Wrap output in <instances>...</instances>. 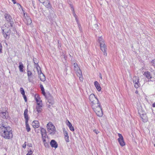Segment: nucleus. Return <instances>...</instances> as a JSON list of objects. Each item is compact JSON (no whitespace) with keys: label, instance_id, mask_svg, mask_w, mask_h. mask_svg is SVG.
Wrapping results in <instances>:
<instances>
[{"label":"nucleus","instance_id":"nucleus-40","mask_svg":"<svg viewBox=\"0 0 155 155\" xmlns=\"http://www.w3.org/2000/svg\"><path fill=\"white\" fill-rule=\"evenodd\" d=\"M2 44L0 43V54L2 52Z\"/></svg>","mask_w":155,"mask_h":155},{"label":"nucleus","instance_id":"nucleus-23","mask_svg":"<svg viewBox=\"0 0 155 155\" xmlns=\"http://www.w3.org/2000/svg\"><path fill=\"white\" fill-rule=\"evenodd\" d=\"M8 113L6 112H2L0 113V116L3 118H6L8 117Z\"/></svg>","mask_w":155,"mask_h":155},{"label":"nucleus","instance_id":"nucleus-19","mask_svg":"<svg viewBox=\"0 0 155 155\" xmlns=\"http://www.w3.org/2000/svg\"><path fill=\"white\" fill-rule=\"evenodd\" d=\"M74 68L75 71H76V74L78 73V71L79 70H81L79 68L78 65L77 63H74Z\"/></svg>","mask_w":155,"mask_h":155},{"label":"nucleus","instance_id":"nucleus-44","mask_svg":"<svg viewBox=\"0 0 155 155\" xmlns=\"http://www.w3.org/2000/svg\"><path fill=\"white\" fill-rule=\"evenodd\" d=\"M26 142H25V143L23 145L22 147L24 148H25L26 147Z\"/></svg>","mask_w":155,"mask_h":155},{"label":"nucleus","instance_id":"nucleus-37","mask_svg":"<svg viewBox=\"0 0 155 155\" xmlns=\"http://www.w3.org/2000/svg\"><path fill=\"white\" fill-rule=\"evenodd\" d=\"M33 61L35 64H37L38 63V61L37 59L36 58H33Z\"/></svg>","mask_w":155,"mask_h":155},{"label":"nucleus","instance_id":"nucleus-17","mask_svg":"<svg viewBox=\"0 0 155 155\" xmlns=\"http://www.w3.org/2000/svg\"><path fill=\"white\" fill-rule=\"evenodd\" d=\"M24 21L27 25H30L32 22L31 19L29 17L25 18Z\"/></svg>","mask_w":155,"mask_h":155},{"label":"nucleus","instance_id":"nucleus-20","mask_svg":"<svg viewBox=\"0 0 155 155\" xmlns=\"http://www.w3.org/2000/svg\"><path fill=\"white\" fill-rule=\"evenodd\" d=\"M77 75L79 78V79L81 81H82L83 78L82 72L81 70H79L78 73L77 74Z\"/></svg>","mask_w":155,"mask_h":155},{"label":"nucleus","instance_id":"nucleus-42","mask_svg":"<svg viewBox=\"0 0 155 155\" xmlns=\"http://www.w3.org/2000/svg\"><path fill=\"white\" fill-rule=\"evenodd\" d=\"M25 101L26 102L27 101V99L26 96L25 95V94L24 95H23Z\"/></svg>","mask_w":155,"mask_h":155},{"label":"nucleus","instance_id":"nucleus-41","mask_svg":"<svg viewBox=\"0 0 155 155\" xmlns=\"http://www.w3.org/2000/svg\"><path fill=\"white\" fill-rule=\"evenodd\" d=\"M64 136H68V133L66 131H64Z\"/></svg>","mask_w":155,"mask_h":155},{"label":"nucleus","instance_id":"nucleus-7","mask_svg":"<svg viewBox=\"0 0 155 155\" xmlns=\"http://www.w3.org/2000/svg\"><path fill=\"white\" fill-rule=\"evenodd\" d=\"M5 18L7 21L9 22L10 24V26L11 27H13L14 22L13 21V19L11 17V16L9 14H6L5 15Z\"/></svg>","mask_w":155,"mask_h":155},{"label":"nucleus","instance_id":"nucleus-12","mask_svg":"<svg viewBox=\"0 0 155 155\" xmlns=\"http://www.w3.org/2000/svg\"><path fill=\"white\" fill-rule=\"evenodd\" d=\"M50 144L52 147L54 148L55 149L58 147V144L57 142L54 140H52L50 142Z\"/></svg>","mask_w":155,"mask_h":155},{"label":"nucleus","instance_id":"nucleus-50","mask_svg":"<svg viewBox=\"0 0 155 155\" xmlns=\"http://www.w3.org/2000/svg\"><path fill=\"white\" fill-rule=\"evenodd\" d=\"M18 5H20L21 6V5H20V4H19L18 3Z\"/></svg>","mask_w":155,"mask_h":155},{"label":"nucleus","instance_id":"nucleus-43","mask_svg":"<svg viewBox=\"0 0 155 155\" xmlns=\"http://www.w3.org/2000/svg\"><path fill=\"white\" fill-rule=\"evenodd\" d=\"M94 132L96 133V134H97L99 132L98 130H97L95 129L94 130Z\"/></svg>","mask_w":155,"mask_h":155},{"label":"nucleus","instance_id":"nucleus-18","mask_svg":"<svg viewBox=\"0 0 155 155\" xmlns=\"http://www.w3.org/2000/svg\"><path fill=\"white\" fill-rule=\"evenodd\" d=\"M94 85L96 87L97 90L99 91L101 90V87L97 81H95L94 82Z\"/></svg>","mask_w":155,"mask_h":155},{"label":"nucleus","instance_id":"nucleus-16","mask_svg":"<svg viewBox=\"0 0 155 155\" xmlns=\"http://www.w3.org/2000/svg\"><path fill=\"white\" fill-rule=\"evenodd\" d=\"M144 75L148 79H150L152 78V76L150 73L149 71H147L144 72Z\"/></svg>","mask_w":155,"mask_h":155},{"label":"nucleus","instance_id":"nucleus-51","mask_svg":"<svg viewBox=\"0 0 155 155\" xmlns=\"http://www.w3.org/2000/svg\"><path fill=\"white\" fill-rule=\"evenodd\" d=\"M150 81H151V80H150ZM149 81V80H148V82H149V81Z\"/></svg>","mask_w":155,"mask_h":155},{"label":"nucleus","instance_id":"nucleus-52","mask_svg":"<svg viewBox=\"0 0 155 155\" xmlns=\"http://www.w3.org/2000/svg\"><path fill=\"white\" fill-rule=\"evenodd\" d=\"M154 147H155V144H154Z\"/></svg>","mask_w":155,"mask_h":155},{"label":"nucleus","instance_id":"nucleus-8","mask_svg":"<svg viewBox=\"0 0 155 155\" xmlns=\"http://www.w3.org/2000/svg\"><path fill=\"white\" fill-rule=\"evenodd\" d=\"M139 78L138 77L135 76L133 78L134 87L136 88H138L140 85L139 82Z\"/></svg>","mask_w":155,"mask_h":155},{"label":"nucleus","instance_id":"nucleus-28","mask_svg":"<svg viewBox=\"0 0 155 155\" xmlns=\"http://www.w3.org/2000/svg\"><path fill=\"white\" fill-rule=\"evenodd\" d=\"M39 77L40 78V80L42 81H44L45 80V77L43 74L39 76Z\"/></svg>","mask_w":155,"mask_h":155},{"label":"nucleus","instance_id":"nucleus-27","mask_svg":"<svg viewBox=\"0 0 155 155\" xmlns=\"http://www.w3.org/2000/svg\"><path fill=\"white\" fill-rule=\"evenodd\" d=\"M25 122L27 131L28 132H29L30 131L31 129L28 123V121H25Z\"/></svg>","mask_w":155,"mask_h":155},{"label":"nucleus","instance_id":"nucleus-34","mask_svg":"<svg viewBox=\"0 0 155 155\" xmlns=\"http://www.w3.org/2000/svg\"><path fill=\"white\" fill-rule=\"evenodd\" d=\"M64 138L66 141L67 142H68L69 141V136H64Z\"/></svg>","mask_w":155,"mask_h":155},{"label":"nucleus","instance_id":"nucleus-21","mask_svg":"<svg viewBox=\"0 0 155 155\" xmlns=\"http://www.w3.org/2000/svg\"><path fill=\"white\" fill-rule=\"evenodd\" d=\"M28 110L27 109H25L24 112V117L25 119V121L28 120Z\"/></svg>","mask_w":155,"mask_h":155},{"label":"nucleus","instance_id":"nucleus-10","mask_svg":"<svg viewBox=\"0 0 155 155\" xmlns=\"http://www.w3.org/2000/svg\"><path fill=\"white\" fill-rule=\"evenodd\" d=\"M40 3H42L44 5L48 8H50L52 9V7L50 4L49 0H39Z\"/></svg>","mask_w":155,"mask_h":155},{"label":"nucleus","instance_id":"nucleus-46","mask_svg":"<svg viewBox=\"0 0 155 155\" xmlns=\"http://www.w3.org/2000/svg\"><path fill=\"white\" fill-rule=\"evenodd\" d=\"M12 1L13 2L14 4H15L16 3V2L15 0H12Z\"/></svg>","mask_w":155,"mask_h":155},{"label":"nucleus","instance_id":"nucleus-5","mask_svg":"<svg viewBox=\"0 0 155 155\" xmlns=\"http://www.w3.org/2000/svg\"><path fill=\"white\" fill-rule=\"evenodd\" d=\"M99 40L100 43L101 50L104 53V55H107V53H106V45L105 44V43L104 42L103 40H102L101 38H100L99 39Z\"/></svg>","mask_w":155,"mask_h":155},{"label":"nucleus","instance_id":"nucleus-29","mask_svg":"<svg viewBox=\"0 0 155 155\" xmlns=\"http://www.w3.org/2000/svg\"><path fill=\"white\" fill-rule=\"evenodd\" d=\"M40 88L41 89V90L42 91V94H43L45 96V91L44 89L43 86L42 84H41L40 85Z\"/></svg>","mask_w":155,"mask_h":155},{"label":"nucleus","instance_id":"nucleus-48","mask_svg":"<svg viewBox=\"0 0 155 155\" xmlns=\"http://www.w3.org/2000/svg\"><path fill=\"white\" fill-rule=\"evenodd\" d=\"M100 78H101V79H102V77L101 75V74H100Z\"/></svg>","mask_w":155,"mask_h":155},{"label":"nucleus","instance_id":"nucleus-35","mask_svg":"<svg viewBox=\"0 0 155 155\" xmlns=\"http://www.w3.org/2000/svg\"><path fill=\"white\" fill-rule=\"evenodd\" d=\"M93 28L95 30L96 29H98V25L97 24H95L94 25L93 27Z\"/></svg>","mask_w":155,"mask_h":155},{"label":"nucleus","instance_id":"nucleus-25","mask_svg":"<svg viewBox=\"0 0 155 155\" xmlns=\"http://www.w3.org/2000/svg\"><path fill=\"white\" fill-rule=\"evenodd\" d=\"M19 68L20 71L21 72H23V68L24 66L22 63L21 62H20L19 63Z\"/></svg>","mask_w":155,"mask_h":155},{"label":"nucleus","instance_id":"nucleus-11","mask_svg":"<svg viewBox=\"0 0 155 155\" xmlns=\"http://www.w3.org/2000/svg\"><path fill=\"white\" fill-rule=\"evenodd\" d=\"M41 133L42 138H46L47 137V134L46 130L45 129L43 128H41ZM47 137H48L47 136Z\"/></svg>","mask_w":155,"mask_h":155},{"label":"nucleus","instance_id":"nucleus-6","mask_svg":"<svg viewBox=\"0 0 155 155\" xmlns=\"http://www.w3.org/2000/svg\"><path fill=\"white\" fill-rule=\"evenodd\" d=\"M2 30V32L4 37L6 39H8L11 33L10 28L8 29H5Z\"/></svg>","mask_w":155,"mask_h":155},{"label":"nucleus","instance_id":"nucleus-24","mask_svg":"<svg viewBox=\"0 0 155 155\" xmlns=\"http://www.w3.org/2000/svg\"><path fill=\"white\" fill-rule=\"evenodd\" d=\"M42 140L44 142V144L45 147L47 148L49 147V142L46 141V138L44 139L43 138V139H42Z\"/></svg>","mask_w":155,"mask_h":155},{"label":"nucleus","instance_id":"nucleus-45","mask_svg":"<svg viewBox=\"0 0 155 155\" xmlns=\"http://www.w3.org/2000/svg\"><path fill=\"white\" fill-rule=\"evenodd\" d=\"M27 146L30 147H32V144L31 143H28L27 144Z\"/></svg>","mask_w":155,"mask_h":155},{"label":"nucleus","instance_id":"nucleus-49","mask_svg":"<svg viewBox=\"0 0 155 155\" xmlns=\"http://www.w3.org/2000/svg\"><path fill=\"white\" fill-rule=\"evenodd\" d=\"M135 93H136V94H137V93H138V91H136L135 92Z\"/></svg>","mask_w":155,"mask_h":155},{"label":"nucleus","instance_id":"nucleus-33","mask_svg":"<svg viewBox=\"0 0 155 155\" xmlns=\"http://www.w3.org/2000/svg\"><path fill=\"white\" fill-rule=\"evenodd\" d=\"M20 91L21 94L22 95H24V94H25V92L24 90V89H23V88L22 87H21L20 88Z\"/></svg>","mask_w":155,"mask_h":155},{"label":"nucleus","instance_id":"nucleus-2","mask_svg":"<svg viewBox=\"0 0 155 155\" xmlns=\"http://www.w3.org/2000/svg\"><path fill=\"white\" fill-rule=\"evenodd\" d=\"M92 107L96 114L99 117L102 115V111L100 104L99 103L93 105Z\"/></svg>","mask_w":155,"mask_h":155},{"label":"nucleus","instance_id":"nucleus-15","mask_svg":"<svg viewBox=\"0 0 155 155\" xmlns=\"http://www.w3.org/2000/svg\"><path fill=\"white\" fill-rule=\"evenodd\" d=\"M42 104H38L36 106L37 111L38 113L41 112L42 110Z\"/></svg>","mask_w":155,"mask_h":155},{"label":"nucleus","instance_id":"nucleus-1","mask_svg":"<svg viewBox=\"0 0 155 155\" xmlns=\"http://www.w3.org/2000/svg\"><path fill=\"white\" fill-rule=\"evenodd\" d=\"M12 129L4 124H0V134L5 139H11L13 137Z\"/></svg>","mask_w":155,"mask_h":155},{"label":"nucleus","instance_id":"nucleus-30","mask_svg":"<svg viewBox=\"0 0 155 155\" xmlns=\"http://www.w3.org/2000/svg\"><path fill=\"white\" fill-rule=\"evenodd\" d=\"M36 98V101L37 102V105L38 104H42V101L39 99V97H37Z\"/></svg>","mask_w":155,"mask_h":155},{"label":"nucleus","instance_id":"nucleus-22","mask_svg":"<svg viewBox=\"0 0 155 155\" xmlns=\"http://www.w3.org/2000/svg\"><path fill=\"white\" fill-rule=\"evenodd\" d=\"M68 123L67 124V125L69 127L70 130L72 131H74V127L72 126L71 124L68 120Z\"/></svg>","mask_w":155,"mask_h":155},{"label":"nucleus","instance_id":"nucleus-36","mask_svg":"<svg viewBox=\"0 0 155 155\" xmlns=\"http://www.w3.org/2000/svg\"><path fill=\"white\" fill-rule=\"evenodd\" d=\"M33 151L32 150H30L28 151V153L26 155H32L33 153Z\"/></svg>","mask_w":155,"mask_h":155},{"label":"nucleus","instance_id":"nucleus-47","mask_svg":"<svg viewBox=\"0 0 155 155\" xmlns=\"http://www.w3.org/2000/svg\"><path fill=\"white\" fill-rule=\"evenodd\" d=\"M152 106L153 107H155V103L153 104Z\"/></svg>","mask_w":155,"mask_h":155},{"label":"nucleus","instance_id":"nucleus-3","mask_svg":"<svg viewBox=\"0 0 155 155\" xmlns=\"http://www.w3.org/2000/svg\"><path fill=\"white\" fill-rule=\"evenodd\" d=\"M47 127L48 133L50 134L53 135L55 134L56 132L55 128L51 122L48 123L47 124Z\"/></svg>","mask_w":155,"mask_h":155},{"label":"nucleus","instance_id":"nucleus-39","mask_svg":"<svg viewBox=\"0 0 155 155\" xmlns=\"http://www.w3.org/2000/svg\"><path fill=\"white\" fill-rule=\"evenodd\" d=\"M151 64L153 65L154 68H155V60H153L151 62Z\"/></svg>","mask_w":155,"mask_h":155},{"label":"nucleus","instance_id":"nucleus-32","mask_svg":"<svg viewBox=\"0 0 155 155\" xmlns=\"http://www.w3.org/2000/svg\"><path fill=\"white\" fill-rule=\"evenodd\" d=\"M48 101L50 104H52L53 103V98L51 97H50V98L48 99Z\"/></svg>","mask_w":155,"mask_h":155},{"label":"nucleus","instance_id":"nucleus-26","mask_svg":"<svg viewBox=\"0 0 155 155\" xmlns=\"http://www.w3.org/2000/svg\"><path fill=\"white\" fill-rule=\"evenodd\" d=\"M140 116L142 119V120L144 122H146L147 121V118H146V115H144L143 114L142 115H141Z\"/></svg>","mask_w":155,"mask_h":155},{"label":"nucleus","instance_id":"nucleus-38","mask_svg":"<svg viewBox=\"0 0 155 155\" xmlns=\"http://www.w3.org/2000/svg\"><path fill=\"white\" fill-rule=\"evenodd\" d=\"M78 28H79V30L81 32H82V28H81V25L79 24H78Z\"/></svg>","mask_w":155,"mask_h":155},{"label":"nucleus","instance_id":"nucleus-9","mask_svg":"<svg viewBox=\"0 0 155 155\" xmlns=\"http://www.w3.org/2000/svg\"><path fill=\"white\" fill-rule=\"evenodd\" d=\"M118 135L119 138L117 140L120 145L122 147L125 146V143L124 141L122 135L120 133H118Z\"/></svg>","mask_w":155,"mask_h":155},{"label":"nucleus","instance_id":"nucleus-13","mask_svg":"<svg viewBox=\"0 0 155 155\" xmlns=\"http://www.w3.org/2000/svg\"><path fill=\"white\" fill-rule=\"evenodd\" d=\"M32 124L33 127L35 128H38L39 126V123L37 120L34 121Z\"/></svg>","mask_w":155,"mask_h":155},{"label":"nucleus","instance_id":"nucleus-4","mask_svg":"<svg viewBox=\"0 0 155 155\" xmlns=\"http://www.w3.org/2000/svg\"><path fill=\"white\" fill-rule=\"evenodd\" d=\"M89 99L91 103V106L93 105L97 104L99 103V101L95 95L94 94H91L89 96Z\"/></svg>","mask_w":155,"mask_h":155},{"label":"nucleus","instance_id":"nucleus-14","mask_svg":"<svg viewBox=\"0 0 155 155\" xmlns=\"http://www.w3.org/2000/svg\"><path fill=\"white\" fill-rule=\"evenodd\" d=\"M27 74L28 77V81L29 82H31V77L32 73V72L28 69H27Z\"/></svg>","mask_w":155,"mask_h":155},{"label":"nucleus","instance_id":"nucleus-31","mask_svg":"<svg viewBox=\"0 0 155 155\" xmlns=\"http://www.w3.org/2000/svg\"><path fill=\"white\" fill-rule=\"evenodd\" d=\"M37 66H38L39 67V68H40V67H39V66L38 64H37ZM36 68H37V70L38 71V73L39 74V76H40V75H41V74H43L42 73V71H41L40 68V71H39L37 67H36Z\"/></svg>","mask_w":155,"mask_h":155}]
</instances>
